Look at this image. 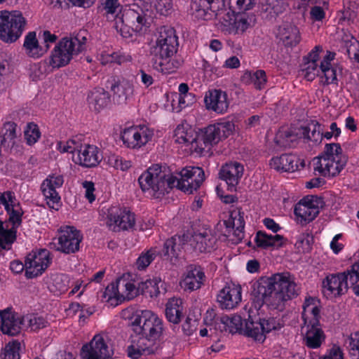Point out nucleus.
I'll list each match as a JSON object with an SVG mask.
<instances>
[{
    "instance_id": "nucleus-55",
    "label": "nucleus",
    "mask_w": 359,
    "mask_h": 359,
    "mask_svg": "<svg viewBox=\"0 0 359 359\" xmlns=\"http://www.w3.org/2000/svg\"><path fill=\"white\" fill-rule=\"evenodd\" d=\"M302 135L311 141L316 143H320L323 140V134L319 132H315V129H311V127H302L300 129Z\"/></svg>"
},
{
    "instance_id": "nucleus-34",
    "label": "nucleus",
    "mask_w": 359,
    "mask_h": 359,
    "mask_svg": "<svg viewBox=\"0 0 359 359\" xmlns=\"http://www.w3.org/2000/svg\"><path fill=\"white\" fill-rule=\"evenodd\" d=\"M222 134L219 133V129L215 124L210 125L201 130L199 133V140L203 141L205 147H212L217 144L222 139Z\"/></svg>"
},
{
    "instance_id": "nucleus-15",
    "label": "nucleus",
    "mask_w": 359,
    "mask_h": 359,
    "mask_svg": "<svg viewBox=\"0 0 359 359\" xmlns=\"http://www.w3.org/2000/svg\"><path fill=\"white\" fill-rule=\"evenodd\" d=\"M241 285L233 283L227 284L217 294V302L222 309H231L241 302Z\"/></svg>"
},
{
    "instance_id": "nucleus-13",
    "label": "nucleus",
    "mask_w": 359,
    "mask_h": 359,
    "mask_svg": "<svg viewBox=\"0 0 359 359\" xmlns=\"http://www.w3.org/2000/svg\"><path fill=\"white\" fill-rule=\"evenodd\" d=\"M77 55L74 53L73 42L68 41V38H63L52 51L49 63L53 67L60 68L68 65L73 56Z\"/></svg>"
},
{
    "instance_id": "nucleus-61",
    "label": "nucleus",
    "mask_w": 359,
    "mask_h": 359,
    "mask_svg": "<svg viewBox=\"0 0 359 359\" xmlns=\"http://www.w3.org/2000/svg\"><path fill=\"white\" fill-rule=\"evenodd\" d=\"M194 142L191 143V148L200 155H205L208 154L212 147H205L203 144V140H199V134L196 135L194 139Z\"/></svg>"
},
{
    "instance_id": "nucleus-31",
    "label": "nucleus",
    "mask_w": 359,
    "mask_h": 359,
    "mask_svg": "<svg viewBox=\"0 0 359 359\" xmlns=\"http://www.w3.org/2000/svg\"><path fill=\"white\" fill-rule=\"evenodd\" d=\"M23 47L26 54L32 57L38 58L46 53V50L39 46L35 32H30L26 35Z\"/></svg>"
},
{
    "instance_id": "nucleus-17",
    "label": "nucleus",
    "mask_w": 359,
    "mask_h": 359,
    "mask_svg": "<svg viewBox=\"0 0 359 359\" xmlns=\"http://www.w3.org/2000/svg\"><path fill=\"white\" fill-rule=\"evenodd\" d=\"M204 102L207 109L218 114L226 111L229 105L227 94L220 89L208 90L205 94Z\"/></svg>"
},
{
    "instance_id": "nucleus-62",
    "label": "nucleus",
    "mask_w": 359,
    "mask_h": 359,
    "mask_svg": "<svg viewBox=\"0 0 359 359\" xmlns=\"http://www.w3.org/2000/svg\"><path fill=\"white\" fill-rule=\"evenodd\" d=\"M197 322L190 317H187L182 325L183 333L187 336L191 335L196 330Z\"/></svg>"
},
{
    "instance_id": "nucleus-48",
    "label": "nucleus",
    "mask_w": 359,
    "mask_h": 359,
    "mask_svg": "<svg viewBox=\"0 0 359 359\" xmlns=\"http://www.w3.org/2000/svg\"><path fill=\"white\" fill-rule=\"evenodd\" d=\"M320 72L323 74L325 77L324 84L328 85L330 83L337 84V75L338 72L341 74L342 69L337 68L332 66L320 67Z\"/></svg>"
},
{
    "instance_id": "nucleus-57",
    "label": "nucleus",
    "mask_w": 359,
    "mask_h": 359,
    "mask_svg": "<svg viewBox=\"0 0 359 359\" xmlns=\"http://www.w3.org/2000/svg\"><path fill=\"white\" fill-rule=\"evenodd\" d=\"M302 318L304 321L303 325L302 326V332L304 331V329H309V330L322 329L320 327V317H313L311 320H308L306 314L304 313V312H302Z\"/></svg>"
},
{
    "instance_id": "nucleus-45",
    "label": "nucleus",
    "mask_w": 359,
    "mask_h": 359,
    "mask_svg": "<svg viewBox=\"0 0 359 359\" xmlns=\"http://www.w3.org/2000/svg\"><path fill=\"white\" fill-rule=\"evenodd\" d=\"M191 9L198 15H205L208 10L214 11L217 4L215 0H190Z\"/></svg>"
},
{
    "instance_id": "nucleus-4",
    "label": "nucleus",
    "mask_w": 359,
    "mask_h": 359,
    "mask_svg": "<svg viewBox=\"0 0 359 359\" xmlns=\"http://www.w3.org/2000/svg\"><path fill=\"white\" fill-rule=\"evenodd\" d=\"M130 326L136 334L149 341L158 339L163 332V320L148 310L137 311L131 318Z\"/></svg>"
},
{
    "instance_id": "nucleus-2",
    "label": "nucleus",
    "mask_w": 359,
    "mask_h": 359,
    "mask_svg": "<svg viewBox=\"0 0 359 359\" xmlns=\"http://www.w3.org/2000/svg\"><path fill=\"white\" fill-rule=\"evenodd\" d=\"M138 182L142 191L154 198H162L174 187L178 189L184 187L176 177L167 174L165 170H163L159 164L149 167L139 177Z\"/></svg>"
},
{
    "instance_id": "nucleus-59",
    "label": "nucleus",
    "mask_w": 359,
    "mask_h": 359,
    "mask_svg": "<svg viewBox=\"0 0 359 359\" xmlns=\"http://www.w3.org/2000/svg\"><path fill=\"white\" fill-rule=\"evenodd\" d=\"M215 126L219 129V133L222 134L223 138L228 137L235 128L234 123L229 121L217 123Z\"/></svg>"
},
{
    "instance_id": "nucleus-49",
    "label": "nucleus",
    "mask_w": 359,
    "mask_h": 359,
    "mask_svg": "<svg viewBox=\"0 0 359 359\" xmlns=\"http://www.w3.org/2000/svg\"><path fill=\"white\" fill-rule=\"evenodd\" d=\"M22 321H25L26 325L31 327V329L34 331L44 328L48 325V322L43 318L34 315L22 316Z\"/></svg>"
},
{
    "instance_id": "nucleus-19",
    "label": "nucleus",
    "mask_w": 359,
    "mask_h": 359,
    "mask_svg": "<svg viewBox=\"0 0 359 359\" xmlns=\"http://www.w3.org/2000/svg\"><path fill=\"white\" fill-rule=\"evenodd\" d=\"M194 251L198 252H210L215 248L217 238L210 231L194 233L189 241Z\"/></svg>"
},
{
    "instance_id": "nucleus-21",
    "label": "nucleus",
    "mask_w": 359,
    "mask_h": 359,
    "mask_svg": "<svg viewBox=\"0 0 359 359\" xmlns=\"http://www.w3.org/2000/svg\"><path fill=\"white\" fill-rule=\"evenodd\" d=\"M223 20L228 26V30L230 34H243L249 27V22L244 13L234 11L231 14L229 12L223 17Z\"/></svg>"
},
{
    "instance_id": "nucleus-58",
    "label": "nucleus",
    "mask_w": 359,
    "mask_h": 359,
    "mask_svg": "<svg viewBox=\"0 0 359 359\" xmlns=\"http://www.w3.org/2000/svg\"><path fill=\"white\" fill-rule=\"evenodd\" d=\"M6 203H1L5 206L7 213L10 215L12 210H15V207L19 206L16 203V198L13 192L11 191H6Z\"/></svg>"
},
{
    "instance_id": "nucleus-39",
    "label": "nucleus",
    "mask_w": 359,
    "mask_h": 359,
    "mask_svg": "<svg viewBox=\"0 0 359 359\" xmlns=\"http://www.w3.org/2000/svg\"><path fill=\"white\" fill-rule=\"evenodd\" d=\"M191 182L188 184H184V182H181L182 184L184 186L183 189L180 190L192 194L194 190H196L202 184L205 180V174L203 170L200 167H192Z\"/></svg>"
},
{
    "instance_id": "nucleus-33",
    "label": "nucleus",
    "mask_w": 359,
    "mask_h": 359,
    "mask_svg": "<svg viewBox=\"0 0 359 359\" xmlns=\"http://www.w3.org/2000/svg\"><path fill=\"white\" fill-rule=\"evenodd\" d=\"M241 81L245 84L252 83L255 88L261 90L264 88L266 83V72L259 69L255 72L246 71L241 78Z\"/></svg>"
},
{
    "instance_id": "nucleus-25",
    "label": "nucleus",
    "mask_w": 359,
    "mask_h": 359,
    "mask_svg": "<svg viewBox=\"0 0 359 359\" xmlns=\"http://www.w3.org/2000/svg\"><path fill=\"white\" fill-rule=\"evenodd\" d=\"M259 8L261 13L265 14L266 20L273 21L285 11L286 5L282 0H262Z\"/></svg>"
},
{
    "instance_id": "nucleus-30",
    "label": "nucleus",
    "mask_w": 359,
    "mask_h": 359,
    "mask_svg": "<svg viewBox=\"0 0 359 359\" xmlns=\"http://www.w3.org/2000/svg\"><path fill=\"white\" fill-rule=\"evenodd\" d=\"M294 213L297 217V222L302 225L312 222L319 214L316 208L306 206L302 203H297L294 209Z\"/></svg>"
},
{
    "instance_id": "nucleus-36",
    "label": "nucleus",
    "mask_w": 359,
    "mask_h": 359,
    "mask_svg": "<svg viewBox=\"0 0 359 359\" xmlns=\"http://www.w3.org/2000/svg\"><path fill=\"white\" fill-rule=\"evenodd\" d=\"M17 125L14 122H7L1 130V145L4 148H12L17 137Z\"/></svg>"
},
{
    "instance_id": "nucleus-14",
    "label": "nucleus",
    "mask_w": 359,
    "mask_h": 359,
    "mask_svg": "<svg viewBox=\"0 0 359 359\" xmlns=\"http://www.w3.org/2000/svg\"><path fill=\"white\" fill-rule=\"evenodd\" d=\"M64 180L62 175H49L41 184V189L51 209L57 210L60 206V197L55 189L61 187Z\"/></svg>"
},
{
    "instance_id": "nucleus-46",
    "label": "nucleus",
    "mask_w": 359,
    "mask_h": 359,
    "mask_svg": "<svg viewBox=\"0 0 359 359\" xmlns=\"http://www.w3.org/2000/svg\"><path fill=\"white\" fill-rule=\"evenodd\" d=\"M158 283L156 279L147 280L144 282L139 283L137 291L140 292L142 294H148L151 297L154 296L156 297L160 293Z\"/></svg>"
},
{
    "instance_id": "nucleus-56",
    "label": "nucleus",
    "mask_w": 359,
    "mask_h": 359,
    "mask_svg": "<svg viewBox=\"0 0 359 359\" xmlns=\"http://www.w3.org/2000/svg\"><path fill=\"white\" fill-rule=\"evenodd\" d=\"M81 148V146L74 139H70L67 140L65 144L60 142L57 144L58 149L62 152L74 153L75 151L79 152V150Z\"/></svg>"
},
{
    "instance_id": "nucleus-32",
    "label": "nucleus",
    "mask_w": 359,
    "mask_h": 359,
    "mask_svg": "<svg viewBox=\"0 0 359 359\" xmlns=\"http://www.w3.org/2000/svg\"><path fill=\"white\" fill-rule=\"evenodd\" d=\"M182 301L181 299L172 298L165 305V316L168 320L177 324L182 316Z\"/></svg>"
},
{
    "instance_id": "nucleus-60",
    "label": "nucleus",
    "mask_w": 359,
    "mask_h": 359,
    "mask_svg": "<svg viewBox=\"0 0 359 359\" xmlns=\"http://www.w3.org/2000/svg\"><path fill=\"white\" fill-rule=\"evenodd\" d=\"M154 7L161 15H166L172 8V0H156Z\"/></svg>"
},
{
    "instance_id": "nucleus-64",
    "label": "nucleus",
    "mask_w": 359,
    "mask_h": 359,
    "mask_svg": "<svg viewBox=\"0 0 359 359\" xmlns=\"http://www.w3.org/2000/svg\"><path fill=\"white\" fill-rule=\"evenodd\" d=\"M348 348L352 355H359V332L351 334L348 339Z\"/></svg>"
},
{
    "instance_id": "nucleus-43",
    "label": "nucleus",
    "mask_w": 359,
    "mask_h": 359,
    "mask_svg": "<svg viewBox=\"0 0 359 359\" xmlns=\"http://www.w3.org/2000/svg\"><path fill=\"white\" fill-rule=\"evenodd\" d=\"M121 282H125L122 278H118L115 282L111 283L105 289L103 293V298H108L107 301L114 298L118 302H123L125 300V296L121 294L118 292V285Z\"/></svg>"
},
{
    "instance_id": "nucleus-7",
    "label": "nucleus",
    "mask_w": 359,
    "mask_h": 359,
    "mask_svg": "<svg viewBox=\"0 0 359 359\" xmlns=\"http://www.w3.org/2000/svg\"><path fill=\"white\" fill-rule=\"evenodd\" d=\"M61 235L57 238V243H50L51 249H55L65 254L74 253L79 250V244L83 236L79 231L74 226H66L60 229Z\"/></svg>"
},
{
    "instance_id": "nucleus-37",
    "label": "nucleus",
    "mask_w": 359,
    "mask_h": 359,
    "mask_svg": "<svg viewBox=\"0 0 359 359\" xmlns=\"http://www.w3.org/2000/svg\"><path fill=\"white\" fill-rule=\"evenodd\" d=\"M298 134L290 129H280L276 133L274 142L281 147H291L298 140Z\"/></svg>"
},
{
    "instance_id": "nucleus-8",
    "label": "nucleus",
    "mask_w": 359,
    "mask_h": 359,
    "mask_svg": "<svg viewBox=\"0 0 359 359\" xmlns=\"http://www.w3.org/2000/svg\"><path fill=\"white\" fill-rule=\"evenodd\" d=\"M350 272L348 269L342 273L327 276L323 281V294L327 297H339L348 291Z\"/></svg>"
},
{
    "instance_id": "nucleus-18",
    "label": "nucleus",
    "mask_w": 359,
    "mask_h": 359,
    "mask_svg": "<svg viewBox=\"0 0 359 359\" xmlns=\"http://www.w3.org/2000/svg\"><path fill=\"white\" fill-rule=\"evenodd\" d=\"M205 273L199 265L190 264L187 266L186 276L181 285L185 290L194 291L199 289L204 280Z\"/></svg>"
},
{
    "instance_id": "nucleus-3",
    "label": "nucleus",
    "mask_w": 359,
    "mask_h": 359,
    "mask_svg": "<svg viewBox=\"0 0 359 359\" xmlns=\"http://www.w3.org/2000/svg\"><path fill=\"white\" fill-rule=\"evenodd\" d=\"M314 170L323 176L335 177L344 168L348 156L343 153L340 144L327 143L325 145L323 152L316 157Z\"/></svg>"
},
{
    "instance_id": "nucleus-12",
    "label": "nucleus",
    "mask_w": 359,
    "mask_h": 359,
    "mask_svg": "<svg viewBox=\"0 0 359 359\" xmlns=\"http://www.w3.org/2000/svg\"><path fill=\"white\" fill-rule=\"evenodd\" d=\"M23 212L19 210H12L9 215L8 222L12 223V227L6 229L4 227V222L0 220V251L8 250L16 240V229L22 223Z\"/></svg>"
},
{
    "instance_id": "nucleus-11",
    "label": "nucleus",
    "mask_w": 359,
    "mask_h": 359,
    "mask_svg": "<svg viewBox=\"0 0 359 359\" xmlns=\"http://www.w3.org/2000/svg\"><path fill=\"white\" fill-rule=\"evenodd\" d=\"M107 224L113 231L128 230L135 225V215L126 209L113 206L108 210Z\"/></svg>"
},
{
    "instance_id": "nucleus-40",
    "label": "nucleus",
    "mask_w": 359,
    "mask_h": 359,
    "mask_svg": "<svg viewBox=\"0 0 359 359\" xmlns=\"http://www.w3.org/2000/svg\"><path fill=\"white\" fill-rule=\"evenodd\" d=\"M149 5L147 4L144 8L136 6L138 8V13L140 16L136 18L135 25H133L132 30L135 32H140L143 27H149L152 20V11L150 9L151 6L148 8Z\"/></svg>"
},
{
    "instance_id": "nucleus-28",
    "label": "nucleus",
    "mask_w": 359,
    "mask_h": 359,
    "mask_svg": "<svg viewBox=\"0 0 359 359\" xmlns=\"http://www.w3.org/2000/svg\"><path fill=\"white\" fill-rule=\"evenodd\" d=\"M79 159L80 164L86 168L96 166L100 161L97 147L90 144H86L83 149L80 148Z\"/></svg>"
},
{
    "instance_id": "nucleus-41",
    "label": "nucleus",
    "mask_w": 359,
    "mask_h": 359,
    "mask_svg": "<svg viewBox=\"0 0 359 359\" xmlns=\"http://www.w3.org/2000/svg\"><path fill=\"white\" fill-rule=\"evenodd\" d=\"M121 139L128 147L139 148L142 144V133L136 128H128L125 130Z\"/></svg>"
},
{
    "instance_id": "nucleus-52",
    "label": "nucleus",
    "mask_w": 359,
    "mask_h": 359,
    "mask_svg": "<svg viewBox=\"0 0 359 359\" xmlns=\"http://www.w3.org/2000/svg\"><path fill=\"white\" fill-rule=\"evenodd\" d=\"M87 34L86 30H81L74 37L68 39V41L73 42L74 53L79 54L85 49Z\"/></svg>"
},
{
    "instance_id": "nucleus-9",
    "label": "nucleus",
    "mask_w": 359,
    "mask_h": 359,
    "mask_svg": "<svg viewBox=\"0 0 359 359\" xmlns=\"http://www.w3.org/2000/svg\"><path fill=\"white\" fill-rule=\"evenodd\" d=\"M49 252L46 249L40 250L37 253L31 252L25 258V276L33 278L41 275L50 264Z\"/></svg>"
},
{
    "instance_id": "nucleus-42",
    "label": "nucleus",
    "mask_w": 359,
    "mask_h": 359,
    "mask_svg": "<svg viewBox=\"0 0 359 359\" xmlns=\"http://www.w3.org/2000/svg\"><path fill=\"white\" fill-rule=\"evenodd\" d=\"M20 343L13 340L7 343L0 353V359H20Z\"/></svg>"
},
{
    "instance_id": "nucleus-47",
    "label": "nucleus",
    "mask_w": 359,
    "mask_h": 359,
    "mask_svg": "<svg viewBox=\"0 0 359 359\" xmlns=\"http://www.w3.org/2000/svg\"><path fill=\"white\" fill-rule=\"evenodd\" d=\"M139 16L138 8H128L125 9L121 16L116 15V18H118V22L125 23V25L130 26L132 29L133 25H135L136 18Z\"/></svg>"
},
{
    "instance_id": "nucleus-44",
    "label": "nucleus",
    "mask_w": 359,
    "mask_h": 359,
    "mask_svg": "<svg viewBox=\"0 0 359 359\" xmlns=\"http://www.w3.org/2000/svg\"><path fill=\"white\" fill-rule=\"evenodd\" d=\"M260 320L258 322L245 321V334L248 337H252L255 340L264 341L265 335L264 332L259 328Z\"/></svg>"
},
{
    "instance_id": "nucleus-26",
    "label": "nucleus",
    "mask_w": 359,
    "mask_h": 359,
    "mask_svg": "<svg viewBox=\"0 0 359 359\" xmlns=\"http://www.w3.org/2000/svg\"><path fill=\"white\" fill-rule=\"evenodd\" d=\"M87 100L90 107L99 111L110 103V95L102 88H95L89 92Z\"/></svg>"
},
{
    "instance_id": "nucleus-10",
    "label": "nucleus",
    "mask_w": 359,
    "mask_h": 359,
    "mask_svg": "<svg viewBox=\"0 0 359 359\" xmlns=\"http://www.w3.org/2000/svg\"><path fill=\"white\" fill-rule=\"evenodd\" d=\"M112 353L102 337L97 334L90 342L82 346L80 357L81 359H107Z\"/></svg>"
},
{
    "instance_id": "nucleus-16",
    "label": "nucleus",
    "mask_w": 359,
    "mask_h": 359,
    "mask_svg": "<svg viewBox=\"0 0 359 359\" xmlns=\"http://www.w3.org/2000/svg\"><path fill=\"white\" fill-rule=\"evenodd\" d=\"M16 316L10 308L0 311L1 330L4 334L15 336L20 332L22 326L26 325L22 317Z\"/></svg>"
},
{
    "instance_id": "nucleus-35",
    "label": "nucleus",
    "mask_w": 359,
    "mask_h": 359,
    "mask_svg": "<svg viewBox=\"0 0 359 359\" xmlns=\"http://www.w3.org/2000/svg\"><path fill=\"white\" fill-rule=\"evenodd\" d=\"M325 339V335L322 329H306L303 338L305 345L309 348H318Z\"/></svg>"
},
{
    "instance_id": "nucleus-1",
    "label": "nucleus",
    "mask_w": 359,
    "mask_h": 359,
    "mask_svg": "<svg viewBox=\"0 0 359 359\" xmlns=\"http://www.w3.org/2000/svg\"><path fill=\"white\" fill-rule=\"evenodd\" d=\"M298 291L289 273H276L269 278L262 277L253 283L251 299L257 310L266 305L269 309L281 311L288 300L298 295Z\"/></svg>"
},
{
    "instance_id": "nucleus-63",
    "label": "nucleus",
    "mask_w": 359,
    "mask_h": 359,
    "mask_svg": "<svg viewBox=\"0 0 359 359\" xmlns=\"http://www.w3.org/2000/svg\"><path fill=\"white\" fill-rule=\"evenodd\" d=\"M176 141L181 143H191L194 142V137L189 135L187 132H184L183 128H177L175 130Z\"/></svg>"
},
{
    "instance_id": "nucleus-38",
    "label": "nucleus",
    "mask_w": 359,
    "mask_h": 359,
    "mask_svg": "<svg viewBox=\"0 0 359 359\" xmlns=\"http://www.w3.org/2000/svg\"><path fill=\"white\" fill-rule=\"evenodd\" d=\"M218 320L223 324L224 330L231 334L241 332L243 330V319L239 315L222 316L217 318V320Z\"/></svg>"
},
{
    "instance_id": "nucleus-53",
    "label": "nucleus",
    "mask_w": 359,
    "mask_h": 359,
    "mask_svg": "<svg viewBox=\"0 0 359 359\" xmlns=\"http://www.w3.org/2000/svg\"><path fill=\"white\" fill-rule=\"evenodd\" d=\"M259 328L264 332V334L272 330H280L283 325L275 318H269L268 319L260 318Z\"/></svg>"
},
{
    "instance_id": "nucleus-24",
    "label": "nucleus",
    "mask_w": 359,
    "mask_h": 359,
    "mask_svg": "<svg viewBox=\"0 0 359 359\" xmlns=\"http://www.w3.org/2000/svg\"><path fill=\"white\" fill-rule=\"evenodd\" d=\"M299 161V159L294 155L284 154L272 158L270 165L276 170L292 172L297 170Z\"/></svg>"
},
{
    "instance_id": "nucleus-50",
    "label": "nucleus",
    "mask_w": 359,
    "mask_h": 359,
    "mask_svg": "<svg viewBox=\"0 0 359 359\" xmlns=\"http://www.w3.org/2000/svg\"><path fill=\"white\" fill-rule=\"evenodd\" d=\"M180 251L179 245H177L176 238L172 237L166 240L163 244L162 253L164 257H178V252Z\"/></svg>"
},
{
    "instance_id": "nucleus-6",
    "label": "nucleus",
    "mask_w": 359,
    "mask_h": 359,
    "mask_svg": "<svg viewBox=\"0 0 359 359\" xmlns=\"http://www.w3.org/2000/svg\"><path fill=\"white\" fill-rule=\"evenodd\" d=\"M179 46L178 37L173 28L161 29L156 45L151 48L152 57L172 56Z\"/></svg>"
},
{
    "instance_id": "nucleus-29",
    "label": "nucleus",
    "mask_w": 359,
    "mask_h": 359,
    "mask_svg": "<svg viewBox=\"0 0 359 359\" xmlns=\"http://www.w3.org/2000/svg\"><path fill=\"white\" fill-rule=\"evenodd\" d=\"M283 240H285V238L283 236L278 234L272 236L262 231H258L256 233L255 242L258 248L262 249H267L270 247L278 248L283 246Z\"/></svg>"
},
{
    "instance_id": "nucleus-20",
    "label": "nucleus",
    "mask_w": 359,
    "mask_h": 359,
    "mask_svg": "<svg viewBox=\"0 0 359 359\" xmlns=\"http://www.w3.org/2000/svg\"><path fill=\"white\" fill-rule=\"evenodd\" d=\"M243 167L238 163H230L223 165L219 171L220 179L224 180L230 191L235 190L238 184L239 179L242 177Z\"/></svg>"
},
{
    "instance_id": "nucleus-5",
    "label": "nucleus",
    "mask_w": 359,
    "mask_h": 359,
    "mask_svg": "<svg viewBox=\"0 0 359 359\" xmlns=\"http://www.w3.org/2000/svg\"><path fill=\"white\" fill-rule=\"evenodd\" d=\"M26 20L19 11L0 12V39L6 43L15 42L21 36Z\"/></svg>"
},
{
    "instance_id": "nucleus-54",
    "label": "nucleus",
    "mask_w": 359,
    "mask_h": 359,
    "mask_svg": "<svg viewBox=\"0 0 359 359\" xmlns=\"http://www.w3.org/2000/svg\"><path fill=\"white\" fill-rule=\"evenodd\" d=\"M156 257V252L150 249L145 253H142L137 259L136 265L139 270L145 269Z\"/></svg>"
},
{
    "instance_id": "nucleus-23",
    "label": "nucleus",
    "mask_w": 359,
    "mask_h": 359,
    "mask_svg": "<svg viewBox=\"0 0 359 359\" xmlns=\"http://www.w3.org/2000/svg\"><path fill=\"white\" fill-rule=\"evenodd\" d=\"M278 35L285 46H296L301 41L299 29L290 22H284L279 26Z\"/></svg>"
},
{
    "instance_id": "nucleus-51",
    "label": "nucleus",
    "mask_w": 359,
    "mask_h": 359,
    "mask_svg": "<svg viewBox=\"0 0 359 359\" xmlns=\"http://www.w3.org/2000/svg\"><path fill=\"white\" fill-rule=\"evenodd\" d=\"M28 144L32 145L37 142L41 136L39 127L34 123H29L24 132Z\"/></svg>"
},
{
    "instance_id": "nucleus-22",
    "label": "nucleus",
    "mask_w": 359,
    "mask_h": 359,
    "mask_svg": "<svg viewBox=\"0 0 359 359\" xmlns=\"http://www.w3.org/2000/svg\"><path fill=\"white\" fill-rule=\"evenodd\" d=\"M171 57H152L151 63L153 68L163 74H170L175 72L176 69L182 65L184 60L179 55H175L174 58H171Z\"/></svg>"
},
{
    "instance_id": "nucleus-27",
    "label": "nucleus",
    "mask_w": 359,
    "mask_h": 359,
    "mask_svg": "<svg viewBox=\"0 0 359 359\" xmlns=\"http://www.w3.org/2000/svg\"><path fill=\"white\" fill-rule=\"evenodd\" d=\"M113 98L118 104L126 103L127 99L133 94V87L127 81H114L111 86Z\"/></svg>"
}]
</instances>
